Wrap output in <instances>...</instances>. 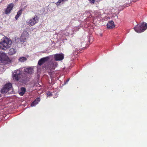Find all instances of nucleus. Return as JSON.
Here are the masks:
<instances>
[{
  "label": "nucleus",
  "mask_w": 147,
  "mask_h": 147,
  "mask_svg": "<svg viewBox=\"0 0 147 147\" xmlns=\"http://www.w3.org/2000/svg\"><path fill=\"white\" fill-rule=\"evenodd\" d=\"M33 71V69L31 67L25 69L24 71V74L21 73L20 70H16L14 71L12 75L13 79L16 81H25L27 79L25 74H31Z\"/></svg>",
  "instance_id": "obj_1"
},
{
  "label": "nucleus",
  "mask_w": 147,
  "mask_h": 147,
  "mask_svg": "<svg viewBox=\"0 0 147 147\" xmlns=\"http://www.w3.org/2000/svg\"><path fill=\"white\" fill-rule=\"evenodd\" d=\"M12 44V42L10 39L4 36L1 42V49L6 50L11 47Z\"/></svg>",
  "instance_id": "obj_2"
},
{
  "label": "nucleus",
  "mask_w": 147,
  "mask_h": 147,
  "mask_svg": "<svg viewBox=\"0 0 147 147\" xmlns=\"http://www.w3.org/2000/svg\"><path fill=\"white\" fill-rule=\"evenodd\" d=\"M134 29L138 33H141L144 31L147 28V24L143 23L141 24L137 25L134 28Z\"/></svg>",
  "instance_id": "obj_3"
},
{
  "label": "nucleus",
  "mask_w": 147,
  "mask_h": 147,
  "mask_svg": "<svg viewBox=\"0 0 147 147\" xmlns=\"http://www.w3.org/2000/svg\"><path fill=\"white\" fill-rule=\"evenodd\" d=\"M57 65L58 64L56 62H53L49 64L48 65H44L43 66V68L48 70H52L55 69Z\"/></svg>",
  "instance_id": "obj_4"
},
{
  "label": "nucleus",
  "mask_w": 147,
  "mask_h": 147,
  "mask_svg": "<svg viewBox=\"0 0 147 147\" xmlns=\"http://www.w3.org/2000/svg\"><path fill=\"white\" fill-rule=\"evenodd\" d=\"M11 60L5 54L1 53V62L4 64L10 63Z\"/></svg>",
  "instance_id": "obj_5"
},
{
  "label": "nucleus",
  "mask_w": 147,
  "mask_h": 147,
  "mask_svg": "<svg viewBox=\"0 0 147 147\" xmlns=\"http://www.w3.org/2000/svg\"><path fill=\"white\" fill-rule=\"evenodd\" d=\"M12 85L11 83H7L1 90V92L3 94L6 93L10 90L12 88Z\"/></svg>",
  "instance_id": "obj_6"
},
{
  "label": "nucleus",
  "mask_w": 147,
  "mask_h": 147,
  "mask_svg": "<svg viewBox=\"0 0 147 147\" xmlns=\"http://www.w3.org/2000/svg\"><path fill=\"white\" fill-rule=\"evenodd\" d=\"M38 21V17L35 15L29 20L28 22V25L30 26H33L37 23Z\"/></svg>",
  "instance_id": "obj_7"
},
{
  "label": "nucleus",
  "mask_w": 147,
  "mask_h": 147,
  "mask_svg": "<svg viewBox=\"0 0 147 147\" xmlns=\"http://www.w3.org/2000/svg\"><path fill=\"white\" fill-rule=\"evenodd\" d=\"M29 34L27 31H24L22 33L20 38V42H24L26 41V39L28 38Z\"/></svg>",
  "instance_id": "obj_8"
},
{
  "label": "nucleus",
  "mask_w": 147,
  "mask_h": 147,
  "mask_svg": "<svg viewBox=\"0 0 147 147\" xmlns=\"http://www.w3.org/2000/svg\"><path fill=\"white\" fill-rule=\"evenodd\" d=\"M50 58V57L49 56L41 58L38 61V65L40 66L41 65L44 63L48 61Z\"/></svg>",
  "instance_id": "obj_9"
},
{
  "label": "nucleus",
  "mask_w": 147,
  "mask_h": 147,
  "mask_svg": "<svg viewBox=\"0 0 147 147\" xmlns=\"http://www.w3.org/2000/svg\"><path fill=\"white\" fill-rule=\"evenodd\" d=\"M54 59L55 61H61L64 58V55L62 53L55 54L54 56Z\"/></svg>",
  "instance_id": "obj_10"
},
{
  "label": "nucleus",
  "mask_w": 147,
  "mask_h": 147,
  "mask_svg": "<svg viewBox=\"0 0 147 147\" xmlns=\"http://www.w3.org/2000/svg\"><path fill=\"white\" fill-rule=\"evenodd\" d=\"M14 6V5L13 3H11L9 4L5 10V13L6 14H8L10 13L11 10L12 9Z\"/></svg>",
  "instance_id": "obj_11"
},
{
  "label": "nucleus",
  "mask_w": 147,
  "mask_h": 147,
  "mask_svg": "<svg viewBox=\"0 0 147 147\" xmlns=\"http://www.w3.org/2000/svg\"><path fill=\"white\" fill-rule=\"evenodd\" d=\"M107 28H108L112 29L115 27L114 22L112 20L108 22L107 24Z\"/></svg>",
  "instance_id": "obj_12"
},
{
  "label": "nucleus",
  "mask_w": 147,
  "mask_h": 147,
  "mask_svg": "<svg viewBox=\"0 0 147 147\" xmlns=\"http://www.w3.org/2000/svg\"><path fill=\"white\" fill-rule=\"evenodd\" d=\"M40 98L39 97L37 98L32 103L31 105V106L32 107L38 104V102L40 101Z\"/></svg>",
  "instance_id": "obj_13"
},
{
  "label": "nucleus",
  "mask_w": 147,
  "mask_h": 147,
  "mask_svg": "<svg viewBox=\"0 0 147 147\" xmlns=\"http://www.w3.org/2000/svg\"><path fill=\"white\" fill-rule=\"evenodd\" d=\"M16 53V49L13 48L10 49L9 51L8 54L10 55H12Z\"/></svg>",
  "instance_id": "obj_14"
},
{
  "label": "nucleus",
  "mask_w": 147,
  "mask_h": 147,
  "mask_svg": "<svg viewBox=\"0 0 147 147\" xmlns=\"http://www.w3.org/2000/svg\"><path fill=\"white\" fill-rule=\"evenodd\" d=\"M26 91V89L24 87H22L21 88L20 90L19 91V94L21 96H23Z\"/></svg>",
  "instance_id": "obj_15"
},
{
  "label": "nucleus",
  "mask_w": 147,
  "mask_h": 147,
  "mask_svg": "<svg viewBox=\"0 0 147 147\" xmlns=\"http://www.w3.org/2000/svg\"><path fill=\"white\" fill-rule=\"evenodd\" d=\"M23 11V9H22L19 10L17 12V14L15 17V18L16 20H17L21 15L22 13V11Z\"/></svg>",
  "instance_id": "obj_16"
},
{
  "label": "nucleus",
  "mask_w": 147,
  "mask_h": 147,
  "mask_svg": "<svg viewBox=\"0 0 147 147\" xmlns=\"http://www.w3.org/2000/svg\"><path fill=\"white\" fill-rule=\"evenodd\" d=\"M68 0H59L56 3V4L57 5H59L60 4L62 3H63L65 1H68Z\"/></svg>",
  "instance_id": "obj_17"
},
{
  "label": "nucleus",
  "mask_w": 147,
  "mask_h": 147,
  "mask_svg": "<svg viewBox=\"0 0 147 147\" xmlns=\"http://www.w3.org/2000/svg\"><path fill=\"white\" fill-rule=\"evenodd\" d=\"M19 60L21 62H24L26 60V59L25 57H21L19 59Z\"/></svg>",
  "instance_id": "obj_18"
},
{
  "label": "nucleus",
  "mask_w": 147,
  "mask_h": 147,
  "mask_svg": "<svg viewBox=\"0 0 147 147\" xmlns=\"http://www.w3.org/2000/svg\"><path fill=\"white\" fill-rule=\"evenodd\" d=\"M90 2L92 4H93L94 3L95 1V0H89Z\"/></svg>",
  "instance_id": "obj_19"
},
{
  "label": "nucleus",
  "mask_w": 147,
  "mask_h": 147,
  "mask_svg": "<svg viewBox=\"0 0 147 147\" xmlns=\"http://www.w3.org/2000/svg\"><path fill=\"white\" fill-rule=\"evenodd\" d=\"M69 80V79H68L67 80L66 82H65L64 84H66L68 82Z\"/></svg>",
  "instance_id": "obj_20"
},
{
  "label": "nucleus",
  "mask_w": 147,
  "mask_h": 147,
  "mask_svg": "<svg viewBox=\"0 0 147 147\" xmlns=\"http://www.w3.org/2000/svg\"><path fill=\"white\" fill-rule=\"evenodd\" d=\"M51 94V93L49 92V93H47V95L49 96Z\"/></svg>",
  "instance_id": "obj_21"
},
{
  "label": "nucleus",
  "mask_w": 147,
  "mask_h": 147,
  "mask_svg": "<svg viewBox=\"0 0 147 147\" xmlns=\"http://www.w3.org/2000/svg\"><path fill=\"white\" fill-rule=\"evenodd\" d=\"M16 1H18V0H15Z\"/></svg>",
  "instance_id": "obj_22"
}]
</instances>
